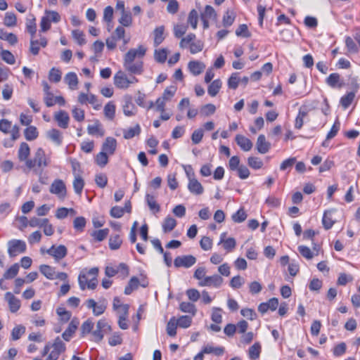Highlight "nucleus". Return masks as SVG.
I'll use <instances>...</instances> for the list:
<instances>
[{
  "label": "nucleus",
  "instance_id": "obj_1",
  "mask_svg": "<svg viewBox=\"0 0 360 360\" xmlns=\"http://www.w3.org/2000/svg\"><path fill=\"white\" fill-rule=\"evenodd\" d=\"M146 51V49L142 46L129 49L124 56L123 66L125 70L131 75H141L143 72V63L141 58Z\"/></svg>",
  "mask_w": 360,
  "mask_h": 360
},
{
  "label": "nucleus",
  "instance_id": "obj_2",
  "mask_svg": "<svg viewBox=\"0 0 360 360\" xmlns=\"http://www.w3.org/2000/svg\"><path fill=\"white\" fill-rule=\"evenodd\" d=\"M51 158L47 156L42 148H38L32 159L26 161V167L29 170L37 172V169L44 168L49 165Z\"/></svg>",
  "mask_w": 360,
  "mask_h": 360
},
{
  "label": "nucleus",
  "instance_id": "obj_3",
  "mask_svg": "<svg viewBox=\"0 0 360 360\" xmlns=\"http://www.w3.org/2000/svg\"><path fill=\"white\" fill-rule=\"evenodd\" d=\"M8 254L10 257H14L26 251L27 245L24 240L12 239L8 241Z\"/></svg>",
  "mask_w": 360,
  "mask_h": 360
},
{
  "label": "nucleus",
  "instance_id": "obj_4",
  "mask_svg": "<svg viewBox=\"0 0 360 360\" xmlns=\"http://www.w3.org/2000/svg\"><path fill=\"white\" fill-rule=\"evenodd\" d=\"M85 304L88 309H92L93 314L97 316L103 314L107 308V301L105 299L100 300L98 303L94 299H89Z\"/></svg>",
  "mask_w": 360,
  "mask_h": 360
},
{
  "label": "nucleus",
  "instance_id": "obj_5",
  "mask_svg": "<svg viewBox=\"0 0 360 360\" xmlns=\"http://www.w3.org/2000/svg\"><path fill=\"white\" fill-rule=\"evenodd\" d=\"M50 192L63 199L67 193L65 184L61 179H56L51 185Z\"/></svg>",
  "mask_w": 360,
  "mask_h": 360
},
{
  "label": "nucleus",
  "instance_id": "obj_6",
  "mask_svg": "<svg viewBox=\"0 0 360 360\" xmlns=\"http://www.w3.org/2000/svg\"><path fill=\"white\" fill-rule=\"evenodd\" d=\"M223 281L224 280L221 276L214 274L213 276H206L202 281L198 282V285L200 286H208L218 288L221 285Z\"/></svg>",
  "mask_w": 360,
  "mask_h": 360
},
{
  "label": "nucleus",
  "instance_id": "obj_7",
  "mask_svg": "<svg viewBox=\"0 0 360 360\" xmlns=\"http://www.w3.org/2000/svg\"><path fill=\"white\" fill-rule=\"evenodd\" d=\"M196 262V258L193 255L178 256L174 259V264L176 267L189 268Z\"/></svg>",
  "mask_w": 360,
  "mask_h": 360
},
{
  "label": "nucleus",
  "instance_id": "obj_8",
  "mask_svg": "<svg viewBox=\"0 0 360 360\" xmlns=\"http://www.w3.org/2000/svg\"><path fill=\"white\" fill-rule=\"evenodd\" d=\"M53 119L60 128L67 129L68 127L70 116L66 111L60 110L59 111L56 112L53 115Z\"/></svg>",
  "mask_w": 360,
  "mask_h": 360
},
{
  "label": "nucleus",
  "instance_id": "obj_9",
  "mask_svg": "<svg viewBox=\"0 0 360 360\" xmlns=\"http://www.w3.org/2000/svg\"><path fill=\"white\" fill-rule=\"evenodd\" d=\"M46 252L52 256L56 261H58L64 258L68 253L66 247L63 245L58 246L52 245L49 249L47 250Z\"/></svg>",
  "mask_w": 360,
  "mask_h": 360
},
{
  "label": "nucleus",
  "instance_id": "obj_10",
  "mask_svg": "<svg viewBox=\"0 0 360 360\" xmlns=\"http://www.w3.org/2000/svg\"><path fill=\"white\" fill-rule=\"evenodd\" d=\"M114 84L120 89H127L129 88V80L126 73L123 71H118L113 77Z\"/></svg>",
  "mask_w": 360,
  "mask_h": 360
},
{
  "label": "nucleus",
  "instance_id": "obj_11",
  "mask_svg": "<svg viewBox=\"0 0 360 360\" xmlns=\"http://www.w3.org/2000/svg\"><path fill=\"white\" fill-rule=\"evenodd\" d=\"M5 300L8 302L9 310L12 313L17 312L21 306L20 300L14 296L11 292H7L4 296Z\"/></svg>",
  "mask_w": 360,
  "mask_h": 360
},
{
  "label": "nucleus",
  "instance_id": "obj_12",
  "mask_svg": "<svg viewBox=\"0 0 360 360\" xmlns=\"http://www.w3.org/2000/svg\"><path fill=\"white\" fill-rule=\"evenodd\" d=\"M46 138L54 143L56 146H59L63 143V134L58 129L53 128L46 131Z\"/></svg>",
  "mask_w": 360,
  "mask_h": 360
},
{
  "label": "nucleus",
  "instance_id": "obj_13",
  "mask_svg": "<svg viewBox=\"0 0 360 360\" xmlns=\"http://www.w3.org/2000/svg\"><path fill=\"white\" fill-rule=\"evenodd\" d=\"M117 148V141L115 138L107 137L102 145V151L109 155L114 154Z\"/></svg>",
  "mask_w": 360,
  "mask_h": 360
},
{
  "label": "nucleus",
  "instance_id": "obj_14",
  "mask_svg": "<svg viewBox=\"0 0 360 360\" xmlns=\"http://www.w3.org/2000/svg\"><path fill=\"white\" fill-rule=\"evenodd\" d=\"M326 84L331 88L340 89L344 85V82L340 78V75L338 73L330 74L326 80Z\"/></svg>",
  "mask_w": 360,
  "mask_h": 360
},
{
  "label": "nucleus",
  "instance_id": "obj_15",
  "mask_svg": "<svg viewBox=\"0 0 360 360\" xmlns=\"http://www.w3.org/2000/svg\"><path fill=\"white\" fill-rule=\"evenodd\" d=\"M188 189L195 195H201L204 192L202 184L194 177H189Z\"/></svg>",
  "mask_w": 360,
  "mask_h": 360
},
{
  "label": "nucleus",
  "instance_id": "obj_16",
  "mask_svg": "<svg viewBox=\"0 0 360 360\" xmlns=\"http://www.w3.org/2000/svg\"><path fill=\"white\" fill-rule=\"evenodd\" d=\"M191 73L195 76L200 75L205 69V65L198 60H191L188 64Z\"/></svg>",
  "mask_w": 360,
  "mask_h": 360
},
{
  "label": "nucleus",
  "instance_id": "obj_17",
  "mask_svg": "<svg viewBox=\"0 0 360 360\" xmlns=\"http://www.w3.org/2000/svg\"><path fill=\"white\" fill-rule=\"evenodd\" d=\"M256 148L259 153L265 154L269 150L271 143L266 141L264 135L260 134L257 140Z\"/></svg>",
  "mask_w": 360,
  "mask_h": 360
},
{
  "label": "nucleus",
  "instance_id": "obj_18",
  "mask_svg": "<svg viewBox=\"0 0 360 360\" xmlns=\"http://www.w3.org/2000/svg\"><path fill=\"white\" fill-rule=\"evenodd\" d=\"M235 140L239 147L244 151H249L252 148V141L243 135L237 134Z\"/></svg>",
  "mask_w": 360,
  "mask_h": 360
},
{
  "label": "nucleus",
  "instance_id": "obj_19",
  "mask_svg": "<svg viewBox=\"0 0 360 360\" xmlns=\"http://www.w3.org/2000/svg\"><path fill=\"white\" fill-rule=\"evenodd\" d=\"M79 321L77 319H72L68 325V328L63 333L62 337L65 341H69L72 335L76 331Z\"/></svg>",
  "mask_w": 360,
  "mask_h": 360
},
{
  "label": "nucleus",
  "instance_id": "obj_20",
  "mask_svg": "<svg viewBox=\"0 0 360 360\" xmlns=\"http://www.w3.org/2000/svg\"><path fill=\"white\" fill-rule=\"evenodd\" d=\"M30 154V148L29 145L25 142L21 143L18 153L19 160L26 163V161L30 160L28 158Z\"/></svg>",
  "mask_w": 360,
  "mask_h": 360
},
{
  "label": "nucleus",
  "instance_id": "obj_21",
  "mask_svg": "<svg viewBox=\"0 0 360 360\" xmlns=\"http://www.w3.org/2000/svg\"><path fill=\"white\" fill-rule=\"evenodd\" d=\"M26 29L27 31L34 37L37 32L36 18L32 13L27 15L26 18Z\"/></svg>",
  "mask_w": 360,
  "mask_h": 360
},
{
  "label": "nucleus",
  "instance_id": "obj_22",
  "mask_svg": "<svg viewBox=\"0 0 360 360\" xmlns=\"http://www.w3.org/2000/svg\"><path fill=\"white\" fill-rule=\"evenodd\" d=\"M64 80L71 90L77 89L78 78L76 73L72 72H68L65 75Z\"/></svg>",
  "mask_w": 360,
  "mask_h": 360
},
{
  "label": "nucleus",
  "instance_id": "obj_23",
  "mask_svg": "<svg viewBox=\"0 0 360 360\" xmlns=\"http://www.w3.org/2000/svg\"><path fill=\"white\" fill-rule=\"evenodd\" d=\"M154 35V46H158L160 44L162 43L165 37V27L164 26H159L156 27L153 31Z\"/></svg>",
  "mask_w": 360,
  "mask_h": 360
},
{
  "label": "nucleus",
  "instance_id": "obj_24",
  "mask_svg": "<svg viewBox=\"0 0 360 360\" xmlns=\"http://www.w3.org/2000/svg\"><path fill=\"white\" fill-rule=\"evenodd\" d=\"M200 18L216 21L217 19V14L212 6L207 5L205 7L203 12L200 13Z\"/></svg>",
  "mask_w": 360,
  "mask_h": 360
},
{
  "label": "nucleus",
  "instance_id": "obj_25",
  "mask_svg": "<svg viewBox=\"0 0 360 360\" xmlns=\"http://www.w3.org/2000/svg\"><path fill=\"white\" fill-rule=\"evenodd\" d=\"M129 306L125 305L123 307L124 314H120L119 315L118 325L120 328L122 330H126L128 328L129 326L127 323V316L129 312Z\"/></svg>",
  "mask_w": 360,
  "mask_h": 360
},
{
  "label": "nucleus",
  "instance_id": "obj_26",
  "mask_svg": "<svg viewBox=\"0 0 360 360\" xmlns=\"http://www.w3.org/2000/svg\"><path fill=\"white\" fill-rule=\"evenodd\" d=\"M262 351V347L259 342H255L248 350V355L251 360L259 359Z\"/></svg>",
  "mask_w": 360,
  "mask_h": 360
},
{
  "label": "nucleus",
  "instance_id": "obj_27",
  "mask_svg": "<svg viewBox=\"0 0 360 360\" xmlns=\"http://www.w3.org/2000/svg\"><path fill=\"white\" fill-rule=\"evenodd\" d=\"M146 201L147 202L148 206L149 207V209L153 213L155 214L160 212V207L159 204L156 202L154 196L146 194Z\"/></svg>",
  "mask_w": 360,
  "mask_h": 360
},
{
  "label": "nucleus",
  "instance_id": "obj_28",
  "mask_svg": "<svg viewBox=\"0 0 360 360\" xmlns=\"http://www.w3.org/2000/svg\"><path fill=\"white\" fill-rule=\"evenodd\" d=\"M162 231L164 233L172 231L176 226V221L172 217H167L162 223Z\"/></svg>",
  "mask_w": 360,
  "mask_h": 360
},
{
  "label": "nucleus",
  "instance_id": "obj_29",
  "mask_svg": "<svg viewBox=\"0 0 360 360\" xmlns=\"http://www.w3.org/2000/svg\"><path fill=\"white\" fill-rule=\"evenodd\" d=\"M115 105L112 101H109L104 107L103 112L107 119L112 120L115 115Z\"/></svg>",
  "mask_w": 360,
  "mask_h": 360
},
{
  "label": "nucleus",
  "instance_id": "obj_30",
  "mask_svg": "<svg viewBox=\"0 0 360 360\" xmlns=\"http://www.w3.org/2000/svg\"><path fill=\"white\" fill-rule=\"evenodd\" d=\"M40 272L48 279H55V269L51 266L41 264L39 266Z\"/></svg>",
  "mask_w": 360,
  "mask_h": 360
},
{
  "label": "nucleus",
  "instance_id": "obj_31",
  "mask_svg": "<svg viewBox=\"0 0 360 360\" xmlns=\"http://www.w3.org/2000/svg\"><path fill=\"white\" fill-rule=\"evenodd\" d=\"M39 133L34 126H29L24 130V136L27 141H31L38 137Z\"/></svg>",
  "mask_w": 360,
  "mask_h": 360
},
{
  "label": "nucleus",
  "instance_id": "obj_32",
  "mask_svg": "<svg viewBox=\"0 0 360 360\" xmlns=\"http://www.w3.org/2000/svg\"><path fill=\"white\" fill-rule=\"evenodd\" d=\"M84 181L83 180V179L82 178V176L78 174H75V179L73 181V188H74L75 192L77 194L80 195L84 188Z\"/></svg>",
  "mask_w": 360,
  "mask_h": 360
},
{
  "label": "nucleus",
  "instance_id": "obj_33",
  "mask_svg": "<svg viewBox=\"0 0 360 360\" xmlns=\"http://www.w3.org/2000/svg\"><path fill=\"white\" fill-rule=\"evenodd\" d=\"M332 210H326L324 212L323 219H322V223L323 225V227L326 229H330L334 224L335 221L332 219Z\"/></svg>",
  "mask_w": 360,
  "mask_h": 360
},
{
  "label": "nucleus",
  "instance_id": "obj_34",
  "mask_svg": "<svg viewBox=\"0 0 360 360\" xmlns=\"http://www.w3.org/2000/svg\"><path fill=\"white\" fill-rule=\"evenodd\" d=\"M221 87V82L220 79L214 80L208 86L207 92L209 95L214 97L219 91Z\"/></svg>",
  "mask_w": 360,
  "mask_h": 360
},
{
  "label": "nucleus",
  "instance_id": "obj_35",
  "mask_svg": "<svg viewBox=\"0 0 360 360\" xmlns=\"http://www.w3.org/2000/svg\"><path fill=\"white\" fill-rule=\"evenodd\" d=\"M202 351L205 354H214L216 356H221L224 353V348L207 345L202 348Z\"/></svg>",
  "mask_w": 360,
  "mask_h": 360
},
{
  "label": "nucleus",
  "instance_id": "obj_36",
  "mask_svg": "<svg viewBox=\"0 0 360 360\" xmlns=\"http://www.w3.org/2000/svg\"><path fill=\"white\" fill-rule=\"evenodd\" d=\"M122 243V240L119 234L112 235L109 238V247L112 250L119 249Z\"/></svg>",
  "mask_w": 360,
  "mask_h": 360
},
{
  "label": "nucleus",
  "instance_id": "obj_37",
  "mask_svg": "<svg viewBox=\"0 0 360 360\" xmlns=\"http://www.w3.org/2000/svg\"><path fill=\"white\" fill-rule=\"evenodd\" d=\"M141 132V127L139 124H136L134 127H130L125 129L123 132L124 138L126 139H130L136 135H139Z\"/></svg>",
  "mask_w": 360,
  "mask_h": 360
},
{
  "label": "nucleus",
  "instance_id": "obj_38",
  "mask_svg": "<svg viewBox=\"0 0 360 360\" xmlns=\"http://www.w3.org/2000/svg\"><path fill=\"white\" fill-rule=\"evenodd\" d=\"M178 324L174 316L172 317L167 324V333L170 337H174L176 335V328Z\"/></svg>",
  "mask_w": 360,
  "mask_h": 360
},
{
  "label": "nucleus",
  "instance_id": "obj_39",
  "mask_svg": "<svg viewBox=\"0 0 360 360\" xmlns=\"http://www.w3.org/2000/svg\"><path fill=\"white\" fill-rule=\"evenodd\" d=\"M236 18V13L233 11H227L222 18L224 27H229L233 25Z\"/></svg>",
  "mask_w": 360,
  "mask_h": 360
},
{
  "label": "nucleus",
  "instance_id": "obj_40",
  "mask_svg": "<svg viewBox=\"0 0 360 360\" xmlns=\"http://www.w3.org/2000/svg\"><path fill=\"white\" fill-rule=\"evenodd\" d=\"M4 24L8 27H14L17 24V18L14 13L7 12L5 14Z\"/></svg>",
  "mask_w": 360,
  "mask_h": 360
},
{
  "label": "nucleus",
  "instance_id": "obj_41",
  "mask_svg": "<svg viewBox=\"0 0 360 360\" xmlns=\"http://www.w3.org/2000/svg\"><path fill=\"white\" fill-rule=\"evenodd\" d=\"M19 269H20V266H19L18 264L15 263V264H13L4 274V275H3L4 278L12 279V278H15L19 271Z\"/></svg>",
  "mask_w": 360,
  "mask_h": 360
},
{
  "label": "nucleus",
  "instance_id": "obj_42",
  "mask_svg": "<svg viewBox=\"0 0 360 360\" xmlns=\"http://www.w3.org/2000/svg\"><path fill=\"white\" fill-rule=\"evenodd\" d=\"M139 285V279L135 276L132 277L129 280L128 285L124 288V294L130 295L134 290L138 288Z\"/></svg>",
  "mask_w": 360,
  "mask_h": 360
},
{
  "label": "nucleus",
  "instance_id": "obj_43",
  "mask_svg": "<svg viewBox=\"0 0 360 360\" xmlns=\"http://www.w3.org/2000/svg\"><path fill=\"white\" fill-rule=\"evenodd\" d=\"M136 108L131 101H125L123 105V112L126 116L130 117L135 115Z\"/></svg>",
  "mask_w": 360,
  "mask_h": 360
},
{
  "label": "nucleus",
  "instance_id": "obj_44",
  "mask_svg": "<svg viewBox=\"0 0 360 360\" xmlns=\"http://www.w3.org/2000/svg\"><path fill=\"white\" fill-rule=\"evenodd\" d=\"M179 309L181 311L191 314L193 316L195 315L197 311L193 304L186 302H182L179 304Z\"/></svg>",
  "mask_w": 360,
  "mask_h": 360
},
{
  "label": "nucleus",
  "instance_id": "obj_45",
  "mask_svg": "<svg viewBox=\"0 0 360 360\" xmlns=\"http://www.w3.org/2000/svg\"><path fill=\"white\" fill-rule=\"evenodd\" d=\"M118 21L122 27L131 26L132 24V17L131 13L129 11L122 13L121 17Z\"/></svg>",
  "mask_w": 360,
  "mask_h": 360
},
{
  "label": "nucleus",
  "instance_id": "obj_46",
  "mask_svg": "<svg viewBox=\"0 0 360 360\" xmlns=\"http://www.w3.org/2000/svg\"><path fill=\"white\" fill-rule=\"evenodd\" d=\"M198 18L199 15L197 11L192 9L188 14L187 22L194 30L197 28Z\"/></svg>",
  "mask_w": 360,
  "mask_h": 360
},
{
  "label": "nucleus",
  "instance_id": "obj_47",
  "mask_svg": "<svg viewBox=\"0 0 360 360\" xmlns=\"http://www.w3.org/2000/svg\"><path fill=\"white\" fill-rule=\"evenodd\" d=\"M355 97L354 92H349L343 96L340 99V104L345 108L347 109L352 103Z\"/></svg>",
  "mask_w": 360,
  "mask_h": 360
},
{
  "label": "nucleus",
  "instance_id": "obj_48",
  "mask_svg": "<svg viewBox=\"0 0 360 360\" xmlns=\"http://www.w3.org/2000/svg\"><path fill=\"white\" fill-rule=\"evenodd\" d=\"M345 46L349 53H356L359 51L358 46L352 37L347 36L345 37Z\"/></svg>",
  "mask_w": 360,
  "mask_h": 360
},
{
  "label": "nucleus",
  "instance_id": "obj_49",
  "mask_svg": "<svg viewBox=\"0 0 360 360\" xmlns=\"http://www.w3.org/2000/svg\"><path fill=\"white\" fill-rule=\"evenodd\" d=\"M168 51L166 49H160L155 51L154 57L157 62L164 63L167 57Z\"/></svg>",
  "mask_w": 360,
  "mask_h": 360
},
{
  "label": "nucleus",
  "instance_id": "obj_50",
  "mask_svg": "<svg viewBox=\"0 0 360 360\" xmlns=\"http://www.w3.org/2000/svg\"><path fill=\"white\" fill-rule=\"evenodd\" d=\"M176 91V87L175 86H170L167 87L162 96L160 97L164 101H169L172 99V98L174 96L175 93Z\"/></svg>",
  "mask_w": 360,
  "mask_h": 360
},
{
  "label": "nucleus",
  "instance_id": "obj_51",
  "mask_svg": "<svg viewBox=\"0 0 360 360\" xmlns=\"http://www.w3.org/2000/svg\"><path fill=\"white\" fill-rule=\"evenodd\" d=\"M96 163L101 167H105L108 162V154L105 152H103L102 150L98 153L95 158Z\"/></svg>",
  "mask_w": 360,
  "mask_h": 360
},
{
  "label": "nucleus",
  "instance_id": "obj_52",
  "mask_svg": "<svg viewBox=\"0 0 360 360\" xmlns=\"http://www.w3.org/2000/svg\"><path fill=\"white\" fill-rule=\"evenodd\" d=\"M25 327L22 325H18L13 328L11 331V338L13 340H18L25 333Z\"/></svg>",
  "mask_w": 360,
  "mask_h": 360
},
{
  "label": "nucleus",
  "instance_id": "obj_53",
  "mask_svg": "<svg viewBox=\"0 0 360 360\" xmlns=\"http://www.w3.org/2000/svg\"><path fill=\"white\" fill-rule=\"evenodd\" d=\"M108 233H109L108 229H100L98 231H94L91 233V236L96 240L101 242V241L103 240L108 236Z\"/></svg>",
  "mask_w": 360,
  "mask_h": 360
},
{
  "label": "nucleus",
  "instance_id": "obj_54",
  "mask_svg": "<svg viewBox=\"0 0 360 360\" xmlns=\"http://www.w3.org/2000/svg\"><path fill=\"white\" fill-rule=\"evenodd\" d=\"M69 213L75 214V211L72 208L60 207L56 210V217L59 219H64Z\"/></svg>",
  "mask_w": 360,
  "mask_h": 360
},
{
  "label": "nucleus",
  "instance_id": "obj_55",
  "mask_svg": "<svg viewBox=\"0 0 360 360\" xmlns=\"http://www.w3.org/2000/svg\"><path fill=\"white\" fill-rule=\"evenodd\" d=\"M176 321L178 326L183 328H187L191 325L192 317L189 316H181L178 319H176Z\"/></svg>",
  "mask_w": 360,
  "mask_h": 360
},
{
  "label": "nucleus",
  "instance_id": "obj_56",
  "mask_svg": "<svg viewBox=\"0 0 360 360\" xmlns=\"http://www.w3.org/2000/svg\"><path fill=\"white\" fill-rule=\"evenodd\" d=\"M73 39L77 41V43L82 46L86 44V39L84 34L82 31L79 30H75L72 32Z\"/></svg>",
  "mask_w": 360,
  "mask_h": 360
},
{
  "label": "nucleus",
  "instance_id": "obj_57",
  "mask_svg": "<svg viewBox=\"0 0 360 360\" xmlns=\"http://www.w3.org/2000/svg\"><path fill=\"white\" fill-rule=\"evenodd\" d=\"M233 221L236 223H241L247 218V214L243 209H239L231 217Z\"/></svg>",
  "mask_w": 360,
  "mask_h": 360
},
{
  "label": "nucleus",
  "instance_id": "obj_58",
  "mask_svg": "<svg viewBox=\"0 0 360 360\" xmlns=\"http://www.w3.org/2000/svg\"><path fill=\"white\" fill-rule=\"evenodd\" d=\"M298 251L300 255L307 259H311L314 256V253L310 248L305 245L298 246Z\"/></svg>",
  "mask_w": 360,
  "mask_h": 360
},
{
  "label": "nucleus",
  "instance_id": "obj_59",
  "mask_svg": "<svg viewBox=\"0 0 360 360\" xmlns=\"http://www.w3.org/2000/svg\"><path fill=\"white\" fill-rule=\"evenodd\" d=\"M52 350L57 351L62 354L65 351V345L59 337H57L51 346Z\"/></svg>",
  "mask_w": 360,
  "mask_h": 360
},
{
  "label": "nucleus",
  "instance_id": "obj_60",
  "mask_svg": "<svg viewBox=\"0 0 360 360\" xmlns=\"http://www.w3.org/2000/svg\"><path fill=\"white\" fill-rule=\"evenodd\" d=\"M49 222V219L46 218L44 219H39L37 217H32L30 219V220L28 221V224L31 227H39L42 228L43 226Z\"/></svg>",
  "mask_w": 360,
  "mask_h": 360
},
{
  "label": "nucleus",
  "instance_id": "obj_61",
  "mask_svg": "<svg viewBox=\"0 0 360 360\" xmlns=\"http://www.w3.org/2000/svg\"><path fill=\"white\" fill-rule=\"evenodd\" d=\"M1 58L9 65H13L15 63V58L13 54L8 50L1 51Z\"/></svg>",
  "mask_w": 360,
  "mask_h": 360
},
{
  "label": "nucleus",
  "instance_id": "obj_62",
  "mask_svg": "<svg viewBox=\"0 0 360 360\" xmlns=\"http://www.w3.org/2000/svg\"><path fill=\"white\" fill-rule=\"evenodd\" d=\"M87 131L90 135L97 134L100 136H103L104 135V130L100 127V125L98 124L89 125L87 127Z\"/></svg>",
  "mask_w": 360,
  "mask_h": 360
},
{
  "label": "nucleus",
  "instance_id": "obj_63",
  "mask_svg": "<svg viewBox=\"0 0 360 360\" xmlns=\"http://www.w3.org/2000/svg\"><path fill=\"white\" fill-rule=\"evenodd\" d=\"M49 79L55 83L59 82L61 79L60 71L55 68H51L49 73Z\"/></svg>",
  "mask_w": 360,
  "mask_h": 360
},
{
  "label": "nucleus",
  "instance_id": "obj_64",
  "mask_svg": "<svg viewBox=\"0 0 360 360\" xmlns=\"http://www.w3.org/2000/svg\"><path fill=\"white\" fill-rule=\"evenodd\" d=\"M248 163L250 167L255 169H259L263 166V162L257 157H249Z\"/></svg>",
  "mask_w": 360,
  "mask_h": 360
}]
</instances>
